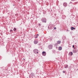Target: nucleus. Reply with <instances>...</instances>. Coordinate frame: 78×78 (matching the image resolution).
I'll return each mask as SVG.
<instances>
[{
  "label": "nucleus",
  "instance_id": "obj_2",
  "mask_svg": "<svg viewBox=\"0 0 78 78\" xmlns=\"http://www.w3.org/2000/svg\"><path fill=\"white\" fill-rule=\"evenodd\" d=\"M39 50L37 49H35L33 50L34 53H35V54H37L39 52Z\"/></svg>",
  "mask_w": 78,
  "mask_h": 78
},
{
  "label": "nucleus",
  "instance_id": "obj_14",
  "mask_svg": "<svg viewBox=\"0 0 78 78\" xmlns=\"http://www.w3.org/2000/svg\"><path fill=\"white\" fill-rule=\"evenodd\" d=\"M58 50H62V47L60 46V47H58Z\"/></svg>",
  "mask_w": 78,
  "mask_h": 78
},
{
  "label": "nucleus",
  "instance_id": "obj_6",
  "mask_svg": "<svg viewBox=\"0 0 78 78\" xmlns=\"http://www.w3.org/2000/svg\"><path fill=\"white\" fill-rule=\"evenodd\" d=\"M34 44H37V43H38V42L37 40H34Z\"/></svg>",
  "mask_w": 78,
  "mask_h": 78
},
{
  "label": "nucleus",
  "instance_id": "obj_7",
  "mask_svg": "<svg viewBox=\"0 0 78 78\" xmlns=\"http://www.w3.org/2000/svg\"><path fill=\"white\" fill-rule=\"evenodd\" d=\"M63 6L65 7H66L67 6V3L66 2H64L63 3Z\"/></svg>",
  "mask_w": 78,
  "mask_h": 78
},
{
  "label": "nucleus",
  "instance_id": "obj_10",
  "mask_svg": "<svg viewBox=\"0 0 78 78\" xmlns=\"http://www.w3.org/2000/svg\"><path fill=\"white\" fill-rule=\"evenodd\" d=\"M64 68L65 69H67L69 67V66L67 65H65L64 66Z\"/></svg>",
  "mask_w": 78,
  "mask_h": 78
},
{
  "label": "nucleus",
  "instance_id": "obj_28",
  "mask_svg": "<svg viewBox=\"0 0 78 78\" xmlns=\"http://www.w3.org/2000/svg\"><path fill=\"white\" fill-rule=\"evenodd\" d=\"M74 48V49H75V48Z\"/></svg>",
  "mask_w": 78,
  "mask_h": 78
},
{
  "label": "nucleus",
  "instance_id": "obj_24",
  "mask_svg": "<svg viewBox=\"0 0 78 78\" xmlns=\"http://www.w3.org/2000/svg\"><path fill=\"white\" fill-rule=\"evenodd\" d=\"M69 3L70 4V3H72V2H69Z\"/></svg>",
  "mask_w": 78,
  "mask_h": 78
},
{
  "label": "nucleus",
  "instance_id": "obj_16",
  "mask_svg": "<svg viewBox=\"0 0 78 78\" xmlns=\"http://www.w3.org/2000/svg\"><path fill=\"white\" fill-rule=\"evenodd\" d=\"M16 30H17V29L15 27H14L13 29V30L14 31H16Z\"/></svg>",
  "mask_w": 78,
  "mask_h": 78
},
{
  "label": "nucleus",
  "instance_id": "obj_1",
  "mask_svg": "<svg viewBox=\"0 0 78 78\" xmlns=\"http://www.w3.org/2000/svg\"><path fill=\"white\" fill-rule=\"evenodd\" d=\"M41 21H42L43 23H47V19L45 17H43L41 19Z\"/></svg>",
  "mask_w": 78,
  "mask_h": 78
},
{
  "label": "nucleus",
  "instance_id": "obj_29",
  "mask_svg": "<svg viewBox=\"0 0 78 78\" xmlns=\"http://www.w3.org/2000/svg\"><path fill=\"white\" fill-rule=\"evenodd\" d=\"M67 31H68V30H67Z\"/></svg>",
  "mask_w": 78,
  "mask_h": 78
},
{
  "label": "nucleus",
  "instance_id": "obj_19",
  "mask_svg": "<svg viewBox=\"0 0 78 78\" xmlns=\"http://www.w3.org/2000/svg\"><path fill=\"white\" fill-rule=\"evenodd\" d=\"M43 13L44 14H46V12H43Z\"/></svg>",
  "mask_w": 78,
  "mask_h": 78
},
{
  "label": "nucleus",
  "instance_id": "obj_25",
  "mask_svg": "<svg viewBox=\"0 0 78 78\" xmlns=\"http://www.w3.org/2000/svg\"><path fill=\"white\" fill-rule=\"evenodd\" d=\"M16 16H17L18 15V14H15Z\"/></svg>",
  "mask_w": 78,
  "mask_h": 78
},
{
  "label": "nucleus",
  "instance_id": "obj_18",
  "mask_svg": "<svg viewBox=\"0 0 78 78\" xmlns=\"http://www.w3.org/2000/svg\"><path fill=\"white\" fill-rule=\"evenodd\" d=\"M12 31H13V30H10V33H12Z\"/></svg>",
  "mask_w": 78,
  "mask_h": 78
},
{
  "label": "nucleus",
  "instance_id": "obj_12",
  "mask_svg": "<svg viewBox=\"0 0 78 78\" xmlns=\"http://www.w3.org/2000/svg\"><path fill=\"white\" fill-rule=\"evenodd\" d=\"M75 28L73 27H71V30H75Z\"/></svg>",
  "mask_w": 78,
  "mask_h": 78
},
{
  "label": "nucleus",
  "instance_id": "obj_4",
  "mask_svg": "<svg viewBox=\"0 0 78 78\" xmlns=\"http://www.w3.org/2000/svg\"><path fill=\"white\" fill-rule=\"evenodd\" d=\"M78 50L77 49H74L73 50V52L74 53H76L77 52H78Z\"/></svg>",
  "mask_w": 78,
  "mask_h": 78
},
{
  "label": "nucleus",
  "instance_id": "obj_3",
  "mask_svg": "<svg viewBox=\"0 0 78 78\" xmlns=\"http://www.w3.org/2000/svg\"><path fill=\"white\" fill-rule=\"evenodd\" d=\"M48 48L49 50H51L53 48V45L52 44H49L48 46Z\"/></svg>",
  "mask_w": 78,
  "mask_h": 78
},
{
  "label": "nucleus",
  "instance_id": "obj_27",
  "mask_svg": "<svg viewBox=\"0 0 78 78\" xmlns=\"http://www.w3.org/2000/svg\"><path fill=\"white\" fill-rule=\"evenodd\" d=\"M23 60L25 61V58H23Z\"/></svg>",
  "mask_w": 78,
  "mask_h": 78
},
{
  "label": "nucleus",
  "instance_id": "obj_22",
  "mask_svg": "<svg viewBox=\"0 0 78 78\" xmlns=\"http://www.w3.org/2000/svg\"><path fill=\"white\" fill-rule=\"evenodd\" d=\"M63 73H66V72L63 71Z\"/></svg>",
  "mask_w": 78,
  "mask_h": 78
},
{
  "label": "nucleus",
  "instance_id": "obj_26",
  "mask_svg": "<svg viewBox=\"0 0 78 78\" xmlns=\"http://www.w3.org/2000/svg\"><path fill=\"white\" fill-rule=\"evenodd\" d=\"M71 1H75V0H71Z\"/></svg>",
  "mask_w": 78,
  "mask_h": 78
},
{
  "label": "nucleus",
  "instance_id": "obj_11",
  "mask_svg": "<svg viewBox=\"0 0 78 78\" xmlns=\"http://www.w3.org/2000/svg\"><path fill=\"white\" fill-rule=\"evenodd\" d=\"M38 36H39V34H37V35H35L34 36L35 38H37V37H38Z\"/></svg>",
  "mask_w": 78,
  "mask_h": 78
},
{
  "label": "nucleus",
  "instance_id": "obj_15",
  "mask_svg": "<svg viewBox=\"0 0 78 78\" xmlns=\"http://www.w3.org/2000/svg\"><path fill=\"white\" fill-rule=\"evenodd\" d=\"M70 56H72L73 55V53L72 52H70L69 53Z\"/></svg>",
  "mask_w": 78,
  "mask_h": 78
},
{
  "label": "nucleus",
  "instance_id": "obj_23",
  "mask_svg": "<svg viewBox=\"0 0 78 78\" xmlns=\"http://www.w3.org/2000/svg\"><path fill=\"white\" fill-rule=\"evenodd\" d=\"M75 47V46H74V45H73V48H74Z\"/></svg>",
  "mask_w": 78,
  "mask_h": 78
},
{
  "label": "nucleus",
  "instance_id": "obj_20",
  "mask_svg": "<svg viewBox=\"0 0 78 78\" xmlns=\"http://www.w3.org/2000/svg\"><path fill=\"white\" fill-rule=\"evenodd\" d=\"M39 26L40 27H41V24H39Z\"/></svg>",
  "mask_w": 78,
  "mask_h": 78
},
{
  "label": "nucleus",
  "instance_id": "obj_13",
  "mask_svg": "<svg viewBox=\"0 0 78 78\" xmlns=\"http://www.w3.org/2000/svg\"><path fill=\"white\" fill-rule=\"evenodd\" d=\"M61 41H58L57 42V43L58 44H61Z\"/></svg>",
  "mask_w": 78,
  "mask_h": 78
},
{
  "label": "nucleus",
  "instance_id": "obj_21",
  "mask_svg": "<svg viewBox=\"0 0 78 78\" xmlns=\"http://www.w3.org/2000/svg\"><path fill=\"white\" fill-rule=\"evenodd\" d=\"M54 30H56V27H54Z\"/></svg>",
  "mask_w": 78,
  "mask_h": 78
},
{
  "label": "nucleus",
  "instance_id": "obj_9",
  "mask_svg": "<svg viewBox=\"0 0 78 78\" xmlns=\"http://www.w3.org/2000/svg\"><path fill=\"white\" fill-rule=\"evenodd\" d=\"M30 76H34V73H32L30 74V75L29 76V78H30Z\"/></svg>",
  "mask_w": 78,
  "mask_h": 78
},
{
  "label": "nucleus",
  "instance_id": "obj_17",
  "mask_svg": "<svg viewBox=\"0 0 78 78\" xmlns=\"http://www.w3.org/2000/svg\"><path fill=\"white\" fill-rule=\"evenodd\" d=\"M58 44L57 43H55V46H58Z\"/></svg>",
  "mask_w": 78,
  "mask_h": 78
},
{
  "label": "nucleus",
  "instance_id": "obj_8",
  "mask_svg": "<svg viewBox=\"0 0 78 78\" xmlns=\"http://www.w3.org/2000/svg\"><path fill=\"white\" fill-rule=\"evenodd\" d=\"M42 55L43 56H46V52L44 51L42 52Z\"/></svg>",
  "mask_w": 78,
  "mask_h": 78
},
{
  "label": "nucleus",
  "instance_id": "obj_5",
  "mask_svg": "<svg viewBox=\"0 0 78 78\" xmlns=\"http://www.w3.org/2000/svg\"><path fill=\"white\" fill-rule=\"evenodd\" d=\"M48 30H52L53 28V27H51V25H49L48 26Z\"/></svg>",
  "mask_w": 78,
  "mask_h": 78
}]
</instances>
